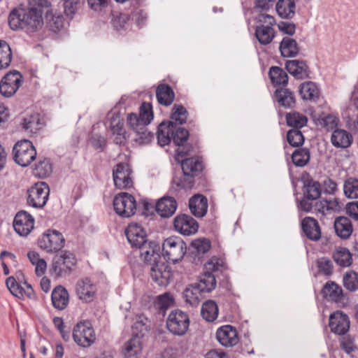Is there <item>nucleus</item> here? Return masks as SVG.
Masks as SVG:
<instances>
[{
	"label": "nucleus",
	"mask_w": 358,
	"mask_h": 358,
	"mask_svg": "<svg viewBox=\"0 0 358 358\" xmlns=\"http://www.w3.org/2000/svg\"><path fill=\"white\" fill-rule=\"evenodd\" d=\"M130 20L134 21L137 27L141 28L145 25L147 13L141 9H136L129 15Z\"/></svg>",
	"instance_id": "obj_64"
},
{
	"label": "nucleus",
	"mask_w": 358,
	"mask_h": 358,
	"mask_svg": "<svg viewBox=\"0 0 358 358\" xmlns=\"http://www.w3.org/2000/svg\"><path fill=\"white\" fill-rule=\"evenodd\" d=\"M208 207V199L202 194H195L189 200L190 212L196 217H203L207 213Z\"/></svg>",
	"instance_id": "obj_26"
},
{
	"label": "nucleus",
	"mask_w": 358,
	"mask_h": 358,
	"mask_svg": "<svg viewBox=\"0 0 358 358\" xmlns=\"http://www.w3.org/2000/svg\"><path fill=\"white\" fill-rule=\"evenodd\" d=\"M13 53L8 43L0 40V70L6 69L10 65Z\"/></svg>",
	"instance_id": "obj_44"
},
{
	"label": "nucleus",
	"mask_w": 358,
	"mask_h": 358,
	"mask_svg": "<svg viewBox=\"0 0 358 358\" xmlns=\"http://www.w3.org/2000/svg\"><path fill=\"white\" fill-rule=\"evenodd\" d=\"M43 24L42 12L36 8H16L8 16V24L11 29H23L27 34L37 31Z\"/></svg>",
	"instance_id": "obj_1"
},
{
	"label": "nucleus",
	"mask_w": 358,
	"mask_h": 358,
	"mask_svg": "<svg viewBox=\"0 0 358 358\" xmlns=\"http://www.w3.org/2000/svg\"><path fill=\"white\" fill-rule=\"evenodd\" d=\"M36 155L33 143L29 140L17 141L13 148L14 161L22 167L28 166L36 159Z\"/></svg>",
	"instance_id": "obj_6"
},
{
	"label": "nucleus",
	"mask_w": 358,
	"mask_h": 358,
	"mask_svg": "<svg viewBox=\"0 0 358 358\" xmlns=\"http://www.w3.org/2000/svg\"><path fill=\"white\" fill-rule=\"evenodd\" d=\"M24 82L22 75L17 70L7 73L0 81V93L5 97L13 96Z\"/></svg>",
	"instance_id": "obj_9"
},
{
	"label": "nucleus",
	"mask_w": 358,
	"mask_h": 358,
	"mask_svg": "<svg viewBox=\"0 0 358 358\" xmlns=\"http://www.w3.org/2000/svg\"><path fill=\"white\" fill-rule=\"evenodd\" d=\"M188 113L186 108L180 104H175L171 110V118L175 124H182L186 122Z\"/></svg>",
	"instance_id": "obj_49"
},
{
	"label": "nucleus",
	"mask_w": 358,
	"mask_h": 358,
	"mask_svg": "<svg viewBox=\"0 0 358 358\" xmlns=\"http://www.w3.org/2000/svg\"><path fill=\"white\" fill-rule=\"evenodd\" d=\"M279 50L283 57H294L299 52V47L297 42L289 36L284 37L279 46Z\"/></svg>",
	"instance_id": "obj_35"
},
{
	"label": "nucleus",
	"mask_w": 358,
	"mask_h": 358,
	"mask_svg": "<svg viewBox=\"0 0 358 358\" xmlns=\"http://www.w3.org/2000/svg\"><path fill=\"white\" fill-rule=\"evenodd\" d=\"M115 213L122 217H129L135 214L136 203L135 198L127 192L116 195L113 199Z\"/></svg>",
	"instance_id": "obj_10"
},
{
	"label": "nucleus",
	"mask_w": 358,
	"mask_h": 358,
	"mask_svg": "<svg viewBox=\"0 0 358 358\" xmlns=\"http://www.w3.org/2000/svg\"><path fill=\"white\" fill-rule=\"evenodd\" d=\"M175 229L184 236H191L197 232L199 224L192 216L186 214L177 215L174 218Z\"/></svg>",
	"instance_id": "obj_15"
},
{
	"label": "nucleus",
	"mask_w": 358,
	"mask_h": 358,
	"mask_svg": "<svg viewBox=\"0 0 358 358\" xmlns=\"http://www.w3.org/2000/svg\"><path fill=\"white\" fill-rule=\"evenodd\" d=\"M204 293L194 283L185 288L182 293L185 301L192 306L199 305Z\"/></svg>",
	"instance_id": "obj_37"
},
{
	"label": "nucleus",
	"mask_w": 358,
	"mask_h": 358,
	"mask_svg": "<svg viewBox=\"0 0 358 358\" xmlns=\"http://www.w3.org/2000/svg\"><path fill=\"white\" fill-rule=\"evenodd\" d=\"M310 153L306 148L296 149L292 155L293 164L298 167L305 166L310 161Z\"/></svg>",
	"instance_id": "obj_48"
},
{
	"label": "nucleus",
	"mask_w": 358,
	"mask_h": 358,
	"mask_svg": "<svg viewBox=\"0 0 358 358\" xmlns=\"http://www.w3.org/2000/svg\"><path fill=\"white\" fill-rule=\"evenodd\" d=\"M72 336L75 343L82 348L90 347L96 338L95 331L89 320L78 322L73 327Z\"/></svg>",
	"instance_id": "obj_5"
},
{
	"label": "nucleus",
	"mask_w": 358,
	"mask_h": 358,
	"mask_svg": "<svg viewBox=\"0 0 358 358\" xmlns=\"http://www.w3.org/2000/svg\"><path fill=\"white\" fill-rule=\"evenodd\" d=\"M329 326L332 333L344 336L350 329L349 317L341 310L334 312L329 316Z\"/></svg>",
	"instance_id": "obj_16"
},
{
	"label": "nucleus",
	"mask_w": 358,
	"mask_h": 358,
	"mask_svg": "<svg viewBox=\"0 0 358 358\" xmlns=\"http://www.w3.org/2000/svg\"><path fill=\"white\" fill-rule=\"evenodd\" d=\"M333 259L341 267H348L352 263V254L346 248H338L333 253Z\"/></svg>",
	"instance_id": "obj_41"
},
{
	"label": "nucleus",
	"mask_w": 358,
	"mask_h": 358,
	"mask_svg": "<svg viewBox=\"0 0 358 358\" xmlns=\"http://www.w3.org/2000/svg\"><path fill=\"white\" fill-rule=\"evenodd\" d=\"M173 302L174 298L169 292H165L159 295L156 300L157 308L160 310H166L173 303Z\"/></svg>",
	"instance_id": "obj_59"
},
{
	"label": "nucleus",
	"mask_w": 358,
	"mask_h": 358,
	"mask_svg": "<svg viewBox=\"0 0 358 358\" xmlns=\"http://www.w3.org/2000/svg\"><path fill=\"white\" fill-rule=\"evenodd\" d=\"M109 127L113 133L121 132L123 130V120L118 113H110L108 115Z\"/></svg>",
	"instance_id": "obj_56"
},
{
	"label": "nucleus",
	"mask_w": 358,
	"mask_h": 358,
	"mask_svg": "<svg viewBox=\"0 0 358 358\" xmlns=\"http://www.w3.org/2000/svg\"><path fill=\"white\" fill-rule=\"evenodd\" d=\"M218 312L217 305L213 300L207 301L202 305L201 313L203 318L208 322L215 320L218 316Z\"/></svg>",
	"instance_id": "obj_45"
},
{
	"label": "nucleus",
	"mask_w": 358,
	"mask_h": 358,
	"mask_svg": "<svg viewBox=\"0 0 358 358\" xmlns=\"http://www.w3.org/2000/svg\"><path fill=\"white\" fill-rule=\"evenodd\" d=\"M130 17L127 13H120L113 19V24L115 29L120 31L126 29L128 27Z\"/></svg>",
	"instance_id": "obj_63"
},
{
	"label": "nucleus",
	"mask_w": 358,
	"mask_h": 358,
	"mask_svg": "<svg viewBox=\"0 0 358 358\" xmlns=\"http://www.w3.org/2000/svg\"><path fill=\"white\" fill-rule=\"evenodd\" d=\"M301 229L307 238L313 241L320 239L322 232L317 220L311 217H306L301 221Z\"/></svg>",
	"instance_id": "obj_25"
},
{
	"label": "nucleus",
	"mask_w": 358,
	"mask_h": 358,
	"mask_svg": "<svg viewBox=\"0 0 358 358\" xmlns=\"http://www.w3.org/2000/svg\"><path fill=\"white\" fill-rule=\"evenodd\" d=\"M275 8L282 18H292L295 14V2L294 0H279Z\"/></svg>",
	"instance_id": "obj_40"
},
{
	"label": "nucleus",
	"mask_w": 358,
	"mask_h": 358,
	"mask_svg": "<svg viewBox=\"0 0 358 358\" xmlns=\"http://www.w3.org/2000/svg\"><path fill=\"white\" fill-rule=\"evenodd\" d=\"M287 140L291 146L299 147L304 143V136L299 129H290L287 131Z\"/></svg>",
	"instance_id": "obj_53"
},
{
	"label": "nucleus",
	"mask_w": 358,
	"mask_h": 358,
	"mask_svg": "<svg viewBox=\"0 0 358 358\" xmlns=\"http://www.w3.org/2000/svg\"><path fill=\"white\" fill-rule=\"evenodd\" d=\"M51 300L55 308L62 310L66 308L69 303V293L64 287L57 286L52 292Z\"/></svg>",
	"instance_id": "obj_30"
},
{
	"label": "nucleus",
	"mask_w": 358,
	"mask_h": 358,
	"mask_svg": "<svg viewBox=\"0 0 358 358\" xmlns=\"http://www.w3.org/2000/svg\"><path fill=\"white\" fill-rule=\"evenodd\" d=\"M286 122L293 129H300L305 127L308 122L307 117L299 112L292 111L286 114Z\"/></svg>",
	"instance_id": "obj_42"
},
{
	"label": "nucleus",
	"mask_w": 358,
	"mask_h": 358,
	"mask_svg": "<svg viewBox=\"0 0 358 358\" xmlns=\"http://www.w3.org/2000/svg\"><path fill=\"white\" fill-rule=\"evenodd\" d=\"M275 95L280 106L285 108H292L295 106V97L289 90L285 88L277 89L275 92Z\"/></svg>",
	"instance_id": "obj_38"
},
{
	"label": "nucleus",
	"mask_w": 358,
	"mask_h": 358,
	"mask_svg": "<svg viewBox=\"0 0 358 358\" xmlns=\"http://www.w3.org/2000/svg\"><path fill=\"white\" fill-rule=\"evenodd\" d=\"M317 267L320 273L324 275L330 276L334 272V265L332 262L327 257H320L317 260Z\"/></svg>",
	"instance_id": "obj_55"
},
{
	"label": "nucleus",
	"mask_w": 358,
	"mask_h": 358,
	"mask_svg": "<svg viewBox=\"0 0 358 358\" xmlns=\"http://www.w3.org/2000/svg\"><path fill=\"white\" fill-rule=\"evenodd\" d=\"M299 91L301 98L304 100L316 101L320 96V90L317 85L312 81L301 84Z\"/></svg>",
	"instance_id": "obj_39"
},
{
	"label": "nucleus",
	"mask_w": 358,
	"mask_h": 358,
	"mask_svg": "<svg viewBox=\"0 0 358 358\" xmlns=\"http://www.w3.org/2000/svg\"><path fill=\"white\" fill-rule=\"evenodd\" d=\"M52 172V165L48 158L40 159L35 165L34 174L39 178H45Z\"/></svg>",
	"instance_id": "obj_46"
},
{
	"label": "nucleus",
	"mask_w": 358,
	"mask_h": 358,
	"mask_svg": "<svg viewBox=\"0 0 358 358\" xmlns=\"http://www.w3.org/2000/svg\"><path fill=\"white\" fill-rule=\"evenodd\" d=\"M218 342L224 347H232L238 343V336L236 329L231 325H224L220 327L216 332Z\"/></svg>",
	"instance_id": "obj_20"
},
{
	"label": "nucleus",
	"mask_w": 358,
	"mask_h": 358,
	"mask_svg": "<svg viewBox=\"0 0 358 358\" xmlns=\"http://www.w3.org/2000/svg\"><path fill=\"white\" fill-rule=\"evenodd\" d=\"M65 239L61 232L52 229L48 230L38 240V246L47 252L59 251L64 246Z\"/></svg>",
	"instance_id": "obj_12"
},
{
	"label": "nucleus",
	"mask_w": 358,
	"mask_h": 358,
	"mask_svg": "<svg viewBox=\"0 0 358 358\" xmlns=\"http://www.w3.org/2000/svg\"><path fill=\"white\" fill-rule=\"evenodd\" d=\"M287 71L296 79H306L309 78L310 69L304 60H288L285 63Z\"/></svg>",
	"instance_id": "obj_23"
},
{
	"label": "nucleus",
	"mask_w": 358,
	"mask_h": 358,
	"mask_svg": "<svg viewBox=\"0 0 358 358\" xmlns=\"http://www.w3.org/2000/svg\"><path fill=\"white\" fill-rule=\"evenodd\" d=\"M332 145L337 148H347L352 143V136L347 131L341 129H335L331 136Z\"/></svg>",
	"instance_id": "obj_33"
},
{
	"label": "nucleus",
	"mask_w": 358,
	"mask_h": 358,
	"mask_svg": "<svg viewBox=\"0 0 358 358\" xmlns=\"http://www.w3.org/2000/svg\"><path fill=\"white\" fill-rule=\"evenodd\" d=\"M141 256L145 263L152 265L161 259L160 246L154 241H148L142 247L139 248Z\"/></svg>",
	"instance_id": "obj_24"
},
{
	"label": "nucleus",
	"mask_w": 358,
	"mask_h": 358,
	"mask_svg": "<svg viewBox=\"0 0 358 358\" xmlns=\"http://www.w3.org/2000/svg\"><path fill=\"white\" fill-rule=\"evenodd\" d=\"M150 274L152 280L161 287L167 286L172 276L171 268L166 263L157 262L150 265Z\"/></svg>",
	"instance_id": "obj_13"
},
{
	"label": "nucleus",
	"mask_w": 358,
	"mask_h": 358,
	"mask_svg": "<svg viewBox=\"0 0 358 358\" xmlns=\"http://www.w3.org/2000/svg\"><path fill=\"white\" fill-rule=\"evenodd\" d=\"M49 194L50 189L45 182H37L27 191V203L34 208H42L48 200Z\"/></svg>",
	"instance_id": "obj_11"
},
{
	"label": "nucleus",
	"mask_w": 358,
	"mask_h": 358,
	"mask_svg": "<svg viewBox=\"0 0 358 358\" xmlns=\"http://www.w3.org/2000/svg\"><path fill=\"white\" fill-rule=\"evenodd\" d=\"M156 96L159 104L169 106L174 101L175 93L170 85L159 84L156 89Z\"/></svg>",
	"instance_id": "obj_34"
},
{
	"label": "nucleus",
	"mask_w": 358,
	"mask_h": 358,
	"mask_svg": "<svg viewBox=\"0 0 358 358\" xmlns=\"http://www.w3.org/2000/svg\"><path fill=\"white\" fill-rule=\"evenodd\" d=\"M195 176H192L191 174L186 175L183 173L182 176H175L173 178V184L182 189H192L194 185V178Z\"/></svg>",
	"instance_id": "obj_52"
},
{
	"label": "nucleus",
	"mask_w": 358,
	"mask_h": 358,
	"mask_svg": "<svg viewBox=\"0 0 358 358\" xmlns=\"http://www.w3.org/2000/svg\"><path fill=\"white\" fill-rule=\"evenodd\" d=\"M131 171L128 164L119 163L113 170L115 185L119 189H128L132 187L133 182L130 177Z\"/></svg>",
	"instance_id": "obj_14"
},
{
	"label": "nucleus",
	"mask_w": 358,
	"mask_h": 358,
	"mask_svg": "<svg viewBox=\"0 0 358 358\" xmlns=\"http://www.w3.org/2000/svg\"><path fill=\"white\" fill-rule=\"evenodd\" d=\"M343 286L350 292L358 290V273L355 271H349L344 274L343 278Z\"/></svg>",
	"instance_id": "obj_51"
},
{
	"label": "nucleus",
	"mask_w": 358,
	"mask_h": 358,
	"mask_svg": "<svg viewBox=\"0 0 358 358\" xmlns=\"http://www.w3.org/2000/svg\"><path fill=\"white\" fill-rule=\"evenodd\" d=\"M268 75L271 83L274 85H286L288 83V76L287 73L280 67H271Z\"/></svg>",
	"instance_id": "obj_47"
},
{
	"label": "nucleus",
	"mask_w": 358,
	"mask_h": 358,
	"mask_svg": "<svg viewBox=\"0 0 358 358\" xmlns=\"http://www.w3.org/2000/svg\"><path fill=\"white\" fill-rule=\"evenodd\" d=\"M76 290L80 299L88 302L92 301L96 292V287L89 278H86L77 282Z\"/></svg>",
	"instance_id": "obj_28"
},
{
	"label": "nucleus",
	"mask_w": 358,
	"mask_h": 358,
	"mask_svg": "<svg viewBox=\"0 0 358 358\" xmlns=\"http://www.w3.org/2000/svg\"><path fill=\"white\" fill-rule=\"evenodd\" d=\"M344 194L349 199L358 198V179L349 178L343 185Z\"/></svg>",
	"instance_id": "obj_50"
},
{
	"label": "nucleus",
	"mask_w": 358,
	"mask_h": 358,
	"mask_svg": "<svg viewBox=\"0 0 358 358\" xmlns=\"http://www.w3.org/2000/svg\"><path fill=\"white\" fill-rule=\"evenodd\" d=\"M334 226L336 235L342 239H348L352 234V224L347 217L341 216L336 218Z\"/></svg>",
	"instance_id": "obj_31"
},
{
	"label": "nucleus",
	"mask_w": 358,
	"mask_h": 358,
	"mask_svg": "<svg viewBox=\"0 0 358 358\" xmlns=\"http://www.w3.org/2000/svg\"><path fill=\"white\" fill-rule=\"evenodd\" d=\"M178 207L176 200L172 196H163L155 204V210L162 217L169 218L176 212Z\"/></svg>",
	"instance_id": "obj_21"
},
{
	"label": "nucleus",
	"mask_w": 358,
	"mask_h": 358,
	"mask_svg": "<svg viewBox=\"0 0 358 358\" xmlns=\"http://www.w3.org/2000/svg\"><path fill=\"white\" fill-rule=\"evenodd\" d=\"M187 245L178 236H171L164 240L162 252L164 258L176 263L180 261L186 253Z\"/></svg>",
	"instance_id": "obj_7"
},
{
	"label": "nucleus",
	"mask_w": 358,
	"mask_h": 358,
	"mask_svg": "<svg viewBox=\"0 0 358 358\" xmlns=\"http://www.w3.org/2000/svg\"><path fill=\"white\" fill-rule=\"evenodd\" d=\"M175 122H162L158 127L157 141L161 146L168 145L172 140V132L175 129Z\"/></svg>",
	"instance_id": "obj_36"
},
{
	"label": "nucleus",
	"mask_w": 358,
	"mask_h": 358,
	"mask_svg": "<svg viewBox=\"0 0 358 358\" xmlns=\"http://www.w3.org/2000/svg\"><path fill=\"white\" fill-rule=\"evenodd\" d=\"M34 217L26 211H20L15 216L13 227L21 236H27L34 229Z\"/></svg>",
	"instance_id": "obj_18"
},
{
	"label": "nucleus",
	"mask_w": 358,
	"mask_h": 358,
	"mask_svg": "<svg viewBox=\"0 0 358 358\" xmlns=\"http://www.w3.org/2000/svg\"><path fill=\"white\" fill-rule=\"evenodd\" d=\"M43 122L38 113L26 115L20 124L21 129L28 135L36 134L43 127Z\"/></svg>",
	"instance_id": "obj_22"
},
{
	"label": "nucleus",
	"mask_w": 358,
	"mask_h": 358,
	"mask_svg": "<svg viewBox=\"0 0 358 358\" xmlns=\"http://www.w3.org/2000/svg\"><path fill=\"white\" fill-rule=\"evenodd\" d=\"M205 271L198 282L194 283L203 293L213 291L216 287L215 273L226 269L223 260L215 257H212L204 266Z\"/></svg>",
	"instance_id": "obj_2"
},
{
	"label": "nucleus",
	"mask_w": 358,
	"mask_h": 358,
	"mask_svg": "<svg viewBox=\"0 0 358 358\" xmlns=\"http://www.w3.org/2000/svg\"><path fill=\"white\" fill-rule=\"evenodd\" d=\"M127 125L135 132L138 129H144L146 125L144 124L141 117L136 113H129L127 118Z\"/></svg>",
	"instance_id": "obj_58"
},
{
	"label": "nucleus",
	"mask_w": 358,
	"mask_h": 358,
	"mask_svg": "<svg viewBox=\"0 0 358 358\" xmlns=\"http://www.w3.org/2000/svg\"><path fill=\"white\" fill-rule=\"evenodd\" d=\"M125 234L132 247L139 248L148 242L146 231L138 223L129 224L125 229Z\"/></svg>",
	"instance_id": "obj_17"
},
{
	"label": "nucleus",
	"mask_w": 358,
	"mask_h": 358,
	"mask_svg": "<svg viewBox=\"0 0 358 358\" xmlns=\"http://www.w3.org/2000/svg\"><path fill=\"white\" fill-rule=\"evenodd\" d=\"M191 245L199 254H204L210 249L211 243L208 239L203 238L194 240Z\"/></svg>",
	"instance_id": "obj_61"
},
{
	"label": "nucleus",
	"mask_w": 358,
	"mask_h": 358,
	"mask_svg": "<svg viewBox=\"0 0 358 358\" xmlns=\"http://www.w3.org/2000/svg\"><path fill=\"white\" fill-rule=\"evenodd\" d=\"M320 124L327 131H334L337 129L338 119L333 115H327L319 120Z\"/></svg>",
	"instance_id": "obj_60"
},
{
	"label": "nucleus",
	"mask_w": 358,
	"mask_h": 358,
	"mask_svg": "<svg viewBox=\"0 0 358 358\" xmlns=\"http://www.w3.org/2000/svg\"><path fill=\"white\" fill-rule=\"evenodd\" d=\"M75 255L68 250L56 255L52 261L50 273L55 278L66 277L71 273L76 265Z\"/></svg>",
	"instance_id": "obj_3"
},
{
	"label": "nucleus",
	"mask_w": 358,
	"mask_h": 358,
	"mask_svg": "<svg viewBox=\"0 0 358 358\" xmlns=\"http://www.w3.org/2000/svg\"><path fill=\"white\" fill-rule=\"evenodd\" d=\"M321 195V185L318 181L308 179L304 182L303 196L312 200H316Z\"/></svg>",
	"instance_id": "obj_43"
},
{
	"label": "nucleus",
	"mask_w": 358,
	"mask_h": 358,
	"mask_svg": "<svg viewBox=\"0 0 358 358\" xmlns=\"http://www.w3.org/2000/svg\"><path fill=\"white\" fill-rule=\"evenodd\" d=\"M182 173L186 175L197 176L204 169L203 159L200 157H193L184 159L181 163Z\"/></svg>",
	"instance_id": "obj_27"
},
{
	"label": "nucleus",
	"mask_w": 358,
	"mask_h": 358,
	"mask_svg": "<svg viewBox=\"0 0 358 358\" xmlns=\"http://www.w3.org/2000/svg\"><path fill=\"white\" fill-rule=\"evenodd\" d=\"M322 294L327 300L338 302L343 298V289L334 281H328L322 289Z\"/></svg>",
	"instance_id": "obj_32"
},
{
	"label": "nucleus",
	"mask_w": 358,
	"mask_h": 358,
	"mask_svg": "<svg viewBox=\"0 0 358 358\" xmlns=\"http://www.w3.org/2000/svg\"><path fill=\"white\" fill-rule=\"evenodd\" d=\"M6 284L10 293L19 299H23L24 296L29 299L35 297V293L31 285L26 281L23 282L24 287H22L11 276L7 278Z\"/></svg>",
	"instance_id": "obj_19"
},
{
	"label": "nucleus",
	"mask_w": 358,
	"mask_h": 358,
	"mask_svg": "<svg viewBox=\"0 0 358 358\" xmlns=\"http://www.w3.org/2000/svg\"><path fill=\"white\" fill-rule=\"evenodd\" d=\"M139 117L147 126L153 120V112L152 104L143 102L139 108Z\"/></svg>",
	"instance_id": "obj_57"
},
{
	"label": "nucleus",
	"mask_w": 358,
	"mask_h": 358,
	"mask_svg": "<svg viewBox=\"0 0 358 358\" xmlns=\"http://www.w3.org/2000/svg\"><path fill=\"white\" fill-rule=\"evenodd\" d=\"M257 22L261 23L257 26L255 36L262 45H268L273 39L275 32L272 26L275 24V19L268 14H260L256 17Z\"/></svg>",
	"instance_id": "obj_8"
},
{
	"label": "nucleus",
	"mask_w": 358,
	"mask_h": 358,
	"mask_svg": "<svg viewBox=\"0 0 358 358\" xmlns=\"http://www.w3.org/2000/svg\"><path fill=\"white\" fill-rule=\"evenodd\" d=\"M143 345L138 336H132L125 342L122 353L125 358H138L142 352Z\"/></svg>",
	"instance_id": "obj_29"
},
{
	"label": "nucleus",
	"mask_w": 358,
	"mask_h": 358,
	"mask_svg": "<svg viewBox=\"0 0 358 358\" xmlns=\"http://www.w3.org/2000/svg\"><path fill=\"white\" fill-rule=\"evenodd\" d=\"M188 314L180 309L171 310L166 321V328L174 336H182L186 334L189 327Z\"/></svg>",
	"instance_id": "obj_4"
},
{
	"label": "nucleus",
	"mask_w": 358,
	"mask_h": 358,
	"mask_svg": "<svg viewBox=\"0 0 358 358\" xmlns=\"http://www.w3.org/2000/svg\"><path fill=\"white\" fill-rule=\"evenodd\" d=\"M175 129L172 132V141L176 145H182L189 137V131L185 128L175 124Z\"/></svg>",
	"instance_id": "obj_54"
},
{
	"label": "nucleus",
	"mask_w": 358,
	"mask_h": 358,
	"mask_svg": "<svg viewBox=\"0 0 358 358\" xmlns=\"http://www.w3.org/2000/svg\"><path fill=\"white\" fill-rule=\"evenodd\" d=\"M339 342L341 348L347 354H350L357 350V346L355 343V338L349 335H344L339 339Z\"/></svg>",
	"instance_id": "obj_62"
}]
</instances>
